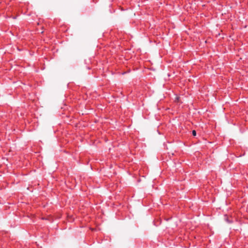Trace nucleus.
Segmentation results:
<instances>
[{"mask_svg":"<svg viewBox=\"0 0 248 248\" xmlns=\"http://www.w3.org/2000/svg\"><path fill=\"white\" fill-rule=\"evenodd\" d=\"M192 135L194 136H195L196 135V132L195 130H193L192 131Z\"/></svg>","mask_w":248,"mask_h":248,"instance_id":"f257e3e1","label":"nucleus"}]
</instances>
